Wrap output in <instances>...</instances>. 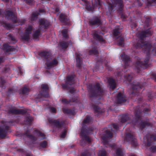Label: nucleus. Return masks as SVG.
I'll return each instance as SVG.
<instances>
[{"label":"nucleus","instance_id":"nucleus-1","mask_svg":"<svg viewBox=\"0 0 156 156\" xmlns=\"http://www.w3.org/2000/svg\"><path fill=\"white\" fill-rule=\"evenodd\" d=\"M151 35L152 32L149 29L142 31L139 34L140 40L135 45L136 48H142L147 53L146 57L144 62H142L139 59L135 64V68L138 73L142 69H146L149 66L148 62L150 59V51L152 45L148 42L145 41L144 38Z\"/></svg>","mask_w":156,"mask_h":156},{"label":"nucleus","instance_id":"nucleus-2","mask_svg":"<svg viewBox=\"0 0 156 156\" xmlns=\"http://www.w3.org/2000/svg\"><path fill=\"white\" fill-rule=\"evenodd\" d=\"M140 108L139 106L137 107L136 109L134 112V117L133 118L130 123L133 126L139 124L140 128L141 129H144L146 126H151L152 124L147 121L140 122L141 118V113L142 112V110L140 109Z\"/></svg>","mask_w":156,"mask_h":156},{"label":"nucleus","instance_id":"nucleus-3","mask_svg":"<svg viewBox=\"0 0 156 156\" xmlns=\"http://www.w3.org/2000/svg\"><path fill=\"white\" fill-rule=\"evenodd\" d=\"M88 95L90 98H96L104 94V90L99 83L95 84H89L88 86Z\"/></svg>","mask_w":156,"mask_h":156},{"label":"nucleus","instance_id":"nucleus-4","mask_svg":"<svg viewBox=\"0 0 156 156\" xmlns=\"http://www.w3.org/2000/svg\"><path fill=\"white\" fill-rule=\"evenodd\" d=\"M145 84V83H144L143 85H142L139 82L135 83L134 82L132 84V91L130 94L132 95L133 97L137 96L136 99H138L139 101H141L143 99L142 96H141L140 94H142L141 93L143 91L141 90L143 88V85Z\"/></svg>","mask_w":156,"mask_h":156},{"label":"nucleus","instance_id":"nucleus-5","mask_svg":"<svg viewBox=\"0 0 156 156\" xmlns=\"http://www.w3.org/2000/svg\"><path fill=\"white\" fill-rule=\"evenodd\" d=\"M13 123V122L12 121H6L0 126V138L4 139L11 132L9 126L11 125H12V124Z\"/></svg>","mask_w":156,"mask_h":156},{"label":"nucleus","instance_id":"nucleus-6","mask_svg":"<svg viewBox=\"0 0 156 156\" xmlns=\"http://www.w3.org/2000/svg\"><path fill=\"white\" fill-rule=\"evenodd\" d=\"M41 87L42 89L40 91L39 93L35 97L36 100L39 101L44 100L43 98V97L48 98L49 96L48 92L49 88L48 85L46 84H42Z\"/></svg>","mask_w":156,"mask_h":156},{"label":"nucleus","instance_id":"nucleus-7","mask_svg":"<svg viewBox=\"0 0 156 156\" xmlns=\"http://www.w3.org/2000/svg\"><path fill=\"white\" fill-rule=\"evenodd\" d=\"M75 75L72 74L67 76L65 80V83L62 85L63 89L68 90L70 88L71 86L74 84Z\"/></svg>","mask_w":156,"mask_h":156},{"label":"nucleus","instance_id":"nucleus-8","mask_svg":"<svg viewBox=\"0 0 156 156\" xmlns=\"http://www.w3.org/2000/svg\"><path fill=\"white\" fill-rule=\"evenodd\" d=\"M124 141L125 142L130 143L132 146L134 147H136L138 145L136 139L130 133H125Z\"/></svg>","mask_w":156,"mask_h":156},{"label":"nucleus","instance_id":"nucleus-9","mask_svg":"<svg viewBox=\"0 0 156 156\" xmlns=\"http://www.w3.org/2000/svg\"><path fill=\"white\" fill-rule=\"evenodd\" d=\"M100 16H94L90 19L89 24L91 27L93 28H96L102 24Z\"/></svg>","mask_w":156,"mask_h":156},{"label":"nucleus","instance_id":"nucleus-10","mask_svg":"<svg viewBox=\"0 0 156 156\" xmlns=\"http://www.w3.org/2000/svg\"><path fill=\"white\" fill-rule=\"evenodd\" d=\"M38 28L42 31H45V30L48 29L51 25L49 21L44 19H41L39 20Z\"/></svg>","mask_w":156,"mask_h":156},{"label":"nucleus","instance_id":"nucleus-11","mask_svg":"<svg viewBox=\"0 0 156 156\" xmlns=\"http://www.w3.org/2000/svg\"><path fill=\"white\" fill-rule=\"evenodd\" d=\"M4 14L6 19L11 20L14 23H17V17L12 11L7 10L4 12Z\"/></svg>","mask_w":156,"mask_h":156},{"label":"nucleus","instance_id":"nucleus-12","mask_svg":"<svg viewBox=\"0 0 156 156\" xmlns=\"http://www.w3.org/2000/svg\"><path fill=\"white\" fill-rule=\"evenodd\" d=\"M48 121L50 124L58 129H61L65 124V121L64 120L60 121L59 119H49Z\"/></svg>","mask_w":156,"mask_h":156},{"label":"nucleus","instance_id":"nucleus-13","mask_svg":"<svg viewBox=\"0 0 156 156\" xmlns=\"http://www.w3.org/2000/svg\"><path fill=\"white\" fill-rule=\"evenodd\" d=\"M112 133L110 131L108 130H105L102 137L104 144L105 145L108 144V140L112 138Z\"/></svg>","mask_w":156,"mask_h":156},{"label":"nucleus","instance_id":"nucleus-14","mask_svg":"<svg viewBox=\"0 0 156 156\" xmlns=\"http://www.w3.org/2000/svg\"><path fill=\"white\" fill-rule=\"evenodd\" d=\"M146 139L147 146H151L154 141H156V134H148L144 137V139Z\"/></svg>","mask_w":156,"mask_h":156},{"label":"nucleus","instance_id":"nucleus-15","mask_svg":"<svg viewBox=\"0 0 156 156\" xmlns=\"http://www.w3.org/2000/svg\"><path fill=\"white\" fill-rule=\"evenodd\" d=\"M7 112L9 114L24 115L27 113V111L24 109L18 110L12 108L8 110Z\"/></svg>","mask_w":156,"mask_h":156},{"label":"nucleus","instance_id":"nucleus-16","mask_svg":"<svg viewBox=\"0 0 156 156\" xmlns=\"http://www.w3.org/2000/svg\"><path fill=\"white\" fill-rule=\"evenodd\" d=\"M116 99V102L118 104L123 103L125 102L126 101V95L121 92L118 93Z\"/></svg>","mask_w":156,"mask_h":156},{"label":"nucleus","instance_id":"nucleus-17","mask_svg":"<svg viewBox=\"0 0 156 156\" xmlns=\"http://www.w3.org/2000/svg\"><path fill=\"white\" fill-rule=\"evenodd\" d=\"M38 55L42 58L46 60L47 61H49L51 57V52L48 51H44L39 52Z\"/></svg>","mask_w":156,"mask_h":156},{"label":"nucleus","instance_id":"nucleus-18","mask_svg":"<svg viewBox=\"0 0 156 156\" xmlns=\"http://www.w3.org/2000/svg\"><path fill=\"white\" fill-rule=\"evenodd\" d=\"M58 63V62L55 58H54L51 62H49L48 61L45 63V65L46 66V69H50L56 66Z\"/></svg>","mask_w":156,"mask_h":156},{"label":"nucleus","instance_id":"nucleus-19","mask_svg":"<svg viewBox=\"0 0 156 156\" xmlns=\"http://www.w3.org/2000/svg\"><path fill=\"white\" fill-rule=\"evenodd\" d=\"M2 49L5 52H15L16 48L13 46H10L7 44H4L3 45Z\"/></svg>","mask_w":156,"mask_h":156},{"label":"nucleus","instance_id":"nucleus-20","mask_svg":"<svg viewBox=\"0 0 156 156\" xmlns=\"http://www.w3.org/2000/svg\"><path fill=\"white\" fill-rule=\"evenodd\" d=\"M122 59L125 63V67H126L129 66V63L130 61V58L129 57L126 55L124 53H122L120 55Z\"/></svg>","mask_w":156,"mask_h":156},{"label":"nucleus","instance_id":"nucleus-21","mask_svg":"<svg viewBox=\"0 0 156 156\" xmlns=\"http://www.w3.org/2000/svg\"><path fill=\"white\" fill-rule=\"evenodd\" d=\"M123 0H113L112 2L114 5H117L118 10L122 11L124 6Z\"/></svg>","mask_w":156,"mask_h":156},{"label":"nucleus","instance_id":"nucleus-22","mask_svg":"<svg viewBox=\"0 0 156 156\" xmlns=\"http://www.w3.org/2000/svg\"><path fill=\"white\" fill-rule=\"evenodd\" d=\"M93 37L94 39L100 42L105 43V41L104 40L102 37L99 35L98 33L96 31L93 34Z\"/></svg>","mask_w":156,"mask_h":156},{"label":"nucleus","instance_id":"nucleus-23","mask_svg":"<svg viewBox=\"0 0 156 156\" xmlns=\"http://www.w3.org/2000/svg\"><path fill=\"white\" fill-rule=\"evenodd\" d=\"M59 20L61 23L67 24L69 19L66 14L62 13L59 15Z\"/></svg>","mask_w":156,"mask_h":156},{"label":"nucleus","instance_id":"nucleus-24","mask_svg":"<svg viewBox=\"0 0 156 156\" xmlns=\"http://www.w3.org/2000/svg\"><path fill=\"white\" fill-rule=\"evenodd\" d=\"M76 66L78 68L81 67L82 63V58L81 57V55L80 53H76Z\"/></svg>","mask_w":156,"mask_h":156},{"label":"nucleus","instance_id":"nucleus-25","mask_svg":"<svg viewBox=\"0 0 156 156\" xmlns=\"http://www.w3.org/2000/svg\"><path fill=\"white\" fill-rule=\"evenodd\" d=\"M24 135H26L27 137L29 138L32 140L33 141V144H34V141H36L37 138L36 137L34 136L30 133V132L29 130H27V131L24 133Z\"/></svg>","mask_w":156,"mask_h":156},{"label":"nucleus","instance_id":"nucleus-26","mask_svg":"<svg viewBox=\"0 0 156 156\" xmlns=\"http://www.w3.org/2000/svg\"><path fill=\"white\" fill-rule=\"evenodd\" d=\"M83 130L84 132H87L86 134H88L93 131V128L90 127H88L87 126L83 125L81 131H82Z\"/></svg>","mask_w":156,"mask_h":156},{"label":"nucleus","instance_id":"nucleus-27","mask_svg":"<svg viewBox=\"0 0 156 156\" xmlns=\"http://www.w3.org/2000/svg\"><path fill=\"white\" fill-rule=\"evenodd\" d=\"M108 82L110 88L114 90L116 87V83L115 80L112 78H109L108 79Z\"/></svg>","mask_w":156,"mask_h":156},{"label":"nucleus","instance_id":"nucleus-28","mask_svg":"<svg viewBox=\"0 0 156 156\" xmlns=\"http://www.w3.org/2000/svg\"><path fill=\"white\" fill-rule=\"evenodd\" d=\"M33 120V118L31 116H26L24 118V124L27 125H30L32 124Z\"/></svg>","mask_w":156,"mask_h":156},{"label":"nucleus","instance_id":"nucleus-29","mask_svg":"<svg viewBox=\"0 0 156 156\" xmlns=\"http://www.w3.org/2000/svg\"><path fill=\"white\" fill-rule=\"evenodd\" d=\"M92 106L95 114L97 113L99 115L103 112L104 111V110L101 109L99 107L95 105H93Z\"/></svg>","mask_w":156,"mask_h":156},{"label":"nucleus","instance_id":"nucleus-30","mask_svg":"<svg viewBox=\"0 0 156 156\" xmlns=\"http://www.w3.org/2000/svg\"><path fill=\"white\" fill-rule=\"evenodd\" d=\"M87 132H84L83 130L82 131H81L80 135L86 141L90 143L91 142V140L90 138L86 134Z\"/></svg>","mask_w":156,"mask_h":156},{"label":"nucleus","instance_id":"nucleus-31","mask_svg":"<svg viewBox=\"0 0 156 156\" xmlns=\"http://www.w3.org/2000/svg\"><path fill=\"white\" fill-rule=\"evenodd\" d=\"M34 133L37 136L42 137V139H45V135L37 129H35L34 130Z\"/></svg>","mask_w":156,"mask_h":156},{"label":"nucleus","instance_id":"nucleus-32","mask_svg":"<svg viewBox=\"0 0 156 156\" xmlns=\"http://www.w3.org/2000/svg\"><path fill=\"white\" fill-rule=\"evenodd\" d=\"M69 42L61 41L59 43V45L62 49H66L69 45Z\"/></svg>","mask_w":156,"mask_h":156},{"label":"nucleus","instance_id":"nucleus-33","mask_svg":"<svg viewBox=\"0 0 156 156\" xmlns=\"http://www.w3.org/2000/svg\"><path fill=\"white\" fill-rule=\"evenodd\" d=\"M89 54L90 55H98V52L97 50V47H95L92 48L91 50H89Z\"/></svg>","mask_w":156,"mask_h":156},{"label":"nucleus","instance_id":"nucleus-34","mask_svg":"<svg viewBox=\"0 0 156 156\" xmlns=\"http://www.w3.org/2000/svg\"><path fill=\"white\" fill-rule=\"evenodd\" d=\"M62 111L64 113L67 114L69 115H74L75 112L74 110L67 109L65 108H63L62 109Z\"/></svg>","mask_w":156,"mask_h":156},{"label":"nucleus","instance_id":"nucleus-35","mask_svg":"<svg viewBox=\"0 0 156 156\" xmlns=\"http://www.w3.org/2000/svg\"><path fill=\"white\" fill-rule=\"evenodd\" d=\"M129 118L127 115H123L121 116L120 122L124 123L129 119Z\"/></svg>","mask_w":156,"mask_h":156},{"label":"nucleus","instance_id":"nucleus-36","mask_svg":"<svg viewBox=\"0 0 156 156\" xmlns=\"http://www.w3.org/2000/svg\"><path fill=\"white\" fill-rule=\"evenodd\" d=\"M5 82L3 76L0 75V87L2 89H5V87L4 86Z\"/></svg>","mask_w":156,"mask_h":156},{"label":"nucleus","instance_id":"nucleus-37","mask_svg":"<svg viewBox=\"0 0 156 156\" xmlns=\"http://www.w3.org/2000/svg\"><path fill=\"white\" fill-rule=\"evenodd\" d=\"M140 106V109H141L142 110H143V112H144V114H147L148 113V112H149L150 111V109L149 108H143V106H142L141 105H137L136 107V108L134 109V112L135 111V110L136 109V108L137 106ZM142 113H141V115L142 114Z\"/></svg>","mask_w":156,"mask_h":156},{"label":"nucleus","instance_id":"nucleus-38","mask_svg":"<svg viewBox=\"0 0 156 156\" xmlns=\"http://www.w3.org/2000/svg\"><path fill=\"white\" fill-rule=\"evenodd\" d=\"M20 93L23 94L28 93L29 91V89L25 87H24L20 90Z\"/></svg>","mask_w":156,"mask_h":156},{"label":"nucleus","instance_id":"nucleus-39","mask_svg":"<svg viewBox=\"0 0 156 156\" xmlns=\"http://www.w3.org/2000/svg\"><path fill=\"white\" fill-rule=\"evenodd\" d=\"M42 31L39 28L36 30L33 34V37L34 38H37L38 37L40 34L41 31Z\"/></svg>","mask_w":156,"mask_h":156},{"label":"nucleus","instance_id":"nucleus-40","mask_svg":"<svg viewBox=\"0 0 156 156\" xmlns=\"http://www.w3.org/2000/svg\"><path fill=\"white\" fill-rule=\"evenodd\" d=\"M124 38L123 37H120L119 40L117 41V44L120 46L123 47L124 46Z\"/></svg>","mask_w":156,"mask_h":156},{"label":"nucleus","instance_id":"nucleus-41","mask_svg":"<svg viewBox=\"0 0 156 156\" xmlns=\"http://www.w3.org/2000/svg\"><path fill=\"white\" fill-rule=\"evenodd\" d=\"M92 119V118L90 116L87 115L83 121V124H87L90 122Z\"/></svg>","mask_w":156,"mask_h":156},{"label":"nucleus","instance_id":"nucleus-42","mask_svg":"<svg viewBox=\"0 0 156 156\" xmlns=\"http://www.w3.org/2000/svg\"><path fill=\"white\" fill-rule=\"evenodd\" d=\"M39 14V13H33L30 18V20L31 21H33L37 19Z\"/></svg>","mask_w":156,"mask_h":156},{"label":"nucleus","instance_id":"nucleus-43","mask_svg":"<svg viewBox=\"0 0 156 156\" xmlns=\"http://www.w3.org/2000/svg\"><path fill=\"white\" fill-rule=\"evenodd\" d=\"M22 39L27 41H28L30 39V35L24 33L23 36H22Z\"/></svg>","mask_w":156,"mask_h":156},{"label":"nucleus","instance_id":"nucleus-44","mask_svg":"<svg viewBox=\"0 0 156 156\" xmlns=\"http://www.w3.org/2000/svg\"><path fill=\"white\" fill-rule=\"evenodd\" d=\"M32 27L31 26H29L25 30V31L24 33L30 35L32 33Z\"/></svg>","mask_w":156,"mask_h":156},{"label":"nucleus","instance_id":"nucleus-45","mask_svg":"<svg viewBox=\"0 0 156 156\" xmlns=\"http://www.w3.org/2000/svg\"><path fill=\"white\" fill-rule=\"evenodd\" d=\"M148 6L154 5L156 4V0H146Z\"/></svg>","mask_w":156,"mask_h":156},{"label":"nucleus","instance_id":"nucleus-46","mask_svg":"<svg viewBox=\"0 0 156 156\" xmlns=\"http://www.w3.org/2000/svg\"><path fill=\"white\" fill-rule=\"evenodd\" d=\"M47 142L45 140H44L41 142L39 144L40 146L43 148H46L47 147Z\"/></svg>","mask_w":156,"mask_h":156},{"label":"nucleus","instance_id":"nucleus-47","mask_svg":"<svg viewBox=\"0 0 156 156\" xmlns=\"http://www.w3.org/2000/svg\"><path fill=\"white\" fill-rule=\"evenodd\" d=\"M8 39L11 41L13 43H15L16 41L15 37L11 34H9L8 35Z\"/></svg>","mask_w":156,"mask_h":156},{"label":"nucleus","instance_id":"nucleus-48","mask_svg":"<svg viewBox=\"0 0 156 156\" xmlns=\"http://www.w3.org/2000/svg\"><path fill=\"white\" fill-rule=\"evenodd\" d=\"M116 156H123V153L120 148L118 149L116 151Z\"/></svg>","mask_w":156,"mask_h":156},{"label":"nucleus","instance_id":"nucleus-49","mask_svg":"<svg viewBox=\"0 0 156 156\" xmlns=\"http://www.w3.org/2000/svg\"><path fill=\"white\" fill-rule=\"evenodd\" d=\"M124 77L125 79L129 81V82L130 83L132 80L133 76L131 74H128L126 75H125Z\"/></svg>","mask_w":156,"mask_h":156},{"label":"nucleus","instance_id":"nucleus-50","mask_svg":"<svg viewBox=\"0 0 156 156\" xmlns=\"http://www.w3.org/2000/svg\"><path fill=\"white\" fill-rule=\"evenodd\" d=\"M107 153L105 150H100L98 152V156H107Z\"/></svg>","mask_w":156,"mask_h":156},{"label":"nucleus","instance_id":"nucleus-51","mask_svg":"<svg viewBox=\"0 0 156 156\" xmlns=\"http://www.w3.org/2000/svg\"><path fill=\"white\" fill-rule=\"evenodd\" d=\"M81 156H91V153L88 150H86L81 154Z\"/></svg>","mask_w":156,"mask_h":156},{"label":"nucleus","instance_id":"nucleus-52","mask_svg":"<svg viewBox=\"0 0 156 156\" xmlns=\"http://www.w3.org/2000/svg\"><path fill=\"white\" fill-rule=\"evenodd\" d=\"M2 25H3V26L5 28L9 29L11 28V26L9 23H7L4 22H2L1 23Z\"/></svg>","mask_w":156,"mask_h":156},{"label":"nucleus","instance_id":"nucleus-53","mask_svg":"<svg viewBox=\"0 0 156 156\" xmlns=\"http://www.w3.org/2000/svg\"><path fill=\"white\" fill-rule=\"evenodd\" d=\"M120 33L119 29H116L113 30V35L114 36L116 37L119 35Z\"/></svg>","mask_w":156,"mask_h":156},{"label":"nucleus","instance_id":"nucleus-54","mask_svg":"<svg viewBox=\"0 0 156 156\" xmlns=\"http://www.w3.org/2000/svg\"><path fill=\"white\" fill-rule=\"evenodd\" d=\"M114 5H112L111 4H109L108 5V9L110 12H112L114 11Z\"/></svg>","mask_w":156,"mask_h":156},{"label":"nucleus","instance_id":"nucleus-55","mask_svg":"<svg viewBox=\"0 0 156 156\" xmlns=\"http://www.w3.org/2000/svg\"><path fill=\"white\" fill-rule=\"evenodd\" d=\"M120 12V13L121 14V17L123 21H125L126 20V18L127 16L125 15L123 13H122V11H119Z\"/></svg>","mask_w":156,"mask_h":156},{"label":"nucleus","instance_id":"nucleus-56","mask_svg":"<svg viewBox=\"0 0 156 156\" xmlns=\"http://www.w3.org/2000/svg\"><path fill=\"white\" fill-rule=\"evenodd\" d=\"M62 34L63 37L66 38L68 37L67 31L66 29H64L62 30Z\"/></svg>","mask_w":156,"mask_h":156},{"label":"nucleus","instance_id":"nucleus-57","mask_svg":"<svg viewBox=\"0 0 156 156\" xmlns=\"http://www.w3.org/2000/svg\"><path fill=\"white\" fill-rule=\"evenodd\" d=\"M67 131L66 129H64L63 132H62L60 134V137L61 138H64L66 136Z\"/></svg>","mask_w":156,"mask_h":156},{"label":"nucleus","instance_id":"nucleus-58","mask_svg":"<svg viewBox=\"0 0 156 156\" xmlns=\"http://www.w3.org/2000/svg\"><path fill=\"white\" fill-rule=\"evenodd\" d=\"M150 151L153 153H156V146H153L149 148Z\"/></svg>","mask_w":156,"mask_h":156},{"label":"nucleus","instance_id":"nucleus-59","mask_svg":"<svg viewBox=\"0 0 156 156\" xmlns=\"http://www.w3.org/2000/svg\"><path fill=\"white\" fill-rule=\"evenodd\" d=\"M17 92V90H14L12 89H9L8 91L7 92V93L9 95L13 94L15 93L16 92Z\"/></svg>","mask_w":156,"mask_h":156},{"label":"nucleus","instance_id":"nucleus-60","mask_svg":"<svg viewBox=\"0 0 156 156\" xmlns=\"http://www.w3.org/2000/svg\"><path fill=\"white\" fill-rule=\"evenodd\" d=\"M131 27L132 29L135 28L137 26V24L136 22L131 21Z\"/></svg>","mask_w":156,"mask_h":156},{"label":"nucleus","instance_id":"nucleus-61","mask_svg":"<svg viewBox=\"0 0 156 156\" xmlns=\"http://www.w3.org/2000/svg\"><path fill=\"white\" fill-rule=\"evenodd\" d=\"M61 101L64 104H68L70 103V100L68 101L65 98L62 99Z\"/></svg>","mask_w":156,"mask_h":156},{"label":"nucleus","instance_id":"nucleus-62","mask_svg":"<svg viewBox=\"0 0 156 156\" xmlns=\"http://www.w3.org/2000/svg\"><path fill=\"white\" fill-rule=\"evenodd\" d=\"M113 128L116 130L117 131L119 130V127L118 125L116 124H113L112 125Z\"/></svg>","mask_w":156,"mask_h":156},{"label":"nucleus","instance_id":"nucleus-63","mask_svg":"<svg viewBox=\"0 0 156 156\" xmlns=\"http://www.w3.org/2000/svg\"><path fill=\"white\" fill-rule=\"evenodd\" d=\"M17 151L20 152L24 154L26 153V151H25L24 149L22 148L18 149L17 150Z\"/></svg>","mask_w":156,"mask_h":156},{"label":"nucleus","instance_id":"nucleus-64","mask_svg":"<svg viewBox=\"0 0 156 156\" xmlns=\"http://www.w3.org/2000/svg\"><path fill=\"white\" fill-rule=\"evenodd\" d=\"M150 21V19L149 18L147 17L146 18V20L145 22V23L148 26L149 25V23Z\"/></svg>","mask_w":156,"mask_h":156}]
</instances>
